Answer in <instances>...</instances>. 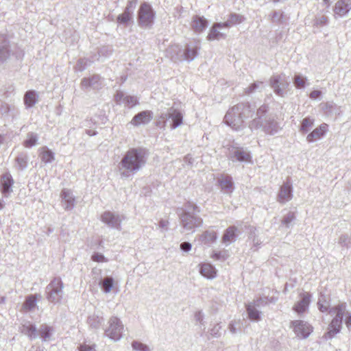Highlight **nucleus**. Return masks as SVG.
<instances>
[{"mask_svg":"<svg viewBox=\"0 0 351 351\" xmlns=\"http://www.w3.org/2000/svg\"><path fill=\"white\" fill-rule=\"evenodd\" d=\"M145 155L146 152L143 149H131L122 159L121 165L128 170H137L145 162Z\"/></svg>","mask_w":351,"mask_h":351,"instance_id":"nucleus-1","label":"nucleus"},{"mask_svg":"<svg viewBox=\"0 0 351 351\" xmlns=\"http://www.w3.org/2000/svg\"><path fill=\"white\" fill-rule=\"evenodd\" d=\"M154 12L151 6L147 3H143L138 11V23L141 26L150 25L154 20Z\"/></svg>","mask_w":351,"mask_h":351,"instance_id":"nucleus-2","label":"nucleus"},{"mask_svg":"<svg viewBox=\"0 0 351 351\" xmlns=\"http://www.w3.org/2000/svg\"><path fill=\"white\" fill-rule=\"evenodd\" d=\"M109 327L106 330V334L110 339L118 340L121 337L123 326L120 320L116 317H112L109 321Z\"/></svg>","mask_w":351,"mask_h":351,"instance_id":"nucleus-3","label":"nucleus"},{"mask_svg":"<svg viewBox=\"0 0 351 351\" xmlns=\"http://www.w3.org/2000/svg\"><path fill=\"white\" fill-rule=\"evenodd\" d=\"M291 324L294 332L299 337L306 338L313 331L312 326L302 320L293 321Z\"/></svg>","mask_w":351,"mask_h":351,"instance_id":"nucleus-4","label":"nucleus"},{"mask_svg":"<svg viewBox=\"0 0 351 351\" xmlns=\"http://www.w3.org/2000/svg\"><path fill=\"white\" fill-rule=\"evenodd\" d=\"M152 119V112L150 110L142 111L136 114L131 121V124L138 126L148 123Z\"/></svg>","mask_w":351,"mask_h":351,"instance_id":"nucleus-5","label":"nucleus"},{"mask_svg":"<svg viewBox=\"0 0 351 351\" xmlns=\"http://www.w3.org/2000/svg\"><path fill=\"white\" fill-rule=\"evenodd\" d=\"M350 9L351 0H339L334 7V12L339 16H343L349 12Z\"/></svg>","mask_w":351,"mask_h":351,"instance_id":"nucleus-6","label":"nucleus"},{"mask_svg":"<svg viewBox=\"0 0 351 351\" xmlns=\"http://www.w3.org/2000/svg\"><path fill=\"white\" fill-rule=\"evenodd\" d=\"M301 300L297 302L293 309L298 313H302L306 311L311 300V294L308 292H304L300 294Z\"/></svg>","mask_w":351,"mask_h":351,"instance_id":"nucleus-7","label":"nucleus"},{"mask_svg":"<svg viewBox=\"0 0 351 351\" xmlns=\"http://www.w3.org/2000/svg\"><path fill=\"white\" fill-rule=\"evenodd\" d=\"M328 125L322 123L314 129L306 137L308 142L311 143L321 138L328 130Z\"/></svg>","mask_w":351,"mask_h":351,"instance_id":"nucleus-8","label":"nucleus"},{"mask_svg":"<svg viewBox=\"0 0 351 351\" xmlns=\"http://www.w3.org/2000/svg\"><path fill=\"white\" fill-rule=\"evenodd\" d=\"M229 26L228 23L214 24L208 34L207 39L208 40H215L223 38V34L219 31V29L221 27H228Z\"/></svg>","mask_w":351,"mask_h":351,"instance_id":"nucleus-9","label":"nucleus"},{"mask_svg":"<svg viewBox=\"0 0 351 351\" xmlns=\"http://www.w3.org/2000/svg\"><path fill=\"white\" fill-rule=\"evenodd\" d=\"M208 21L204 16L195 15L191 21V27L195 32H202L207 27Z\"/></svg>","mask_w":351,"mask_h":351,"instance_id":"nucleus-10","label":"nucleus"},{"mask_svg":"<svg viewBox=\"0 0 351 351\" xmlns=\"http://www.w3.org/2000/svg\"><path fill=\"white\" fill-rule=\"evenodd\" d=\"M291 198V187L289 183L283 184L280 190L278 200L280 203H285Z\"/></svg>","mask_w":351,"mask_h":351,"instance_id":"nucleus-11","label":"nucleus"},{"mask_svg":"<svg viewBox=\"0 0 351 351\" xmlns=\"http://www.w3.org/2000/svg\"><path fill=\"white\" fill-rule=\"evenodd\" d=\"M1 183L2 185V192L3 193H9L11 191L10 188L14 183V180L10 173H5L1 178Z\"/></svg>","mask_w":351,"mask_h":351,"instance_id":"nucleus-12","label":"nucleus"},{"mask_svg":"<svg viewBox=\"0 0 351 351\" xmlns=\"http://www.w3.org/2000/svg\"><path fill=\"white\" fill-rule=\"evenodd\" d=\"M342 321L339 319L333 318L328 326V331L326 336L328 338L332 337L340 331Z\"/></svg>","mask_w":351,"mask_h":351,"instance_id":"nucleus-13","label":"nucleus"},{"mask_svg":"<svg viewBox=\"0 0 351 351\" xmlns=\"http://www.w3.org/2000/svg\"><path fill=\"white\" fill-rule=\"evenodd\" d=\"M335 315L334 318L339 319L342 321L343 317H346L348 312L346 311V306L345 304H339L334 306L330 311Z\"/></svg>","mask_w":351,"mask_h":351,"instance_id":"nucleus-14","label":"nucleus"},{"mask_svg":"<svg viewBox=\"0 0 351 351\" xmlns=\"http://www.w3.org/2000/svg\"><path fill=\"white\" fill-rule=\"evenodd\" d=\"M39 156L44 163L51 162L55 159L53 153L46 147L40 149Z\"/></svg>","mask_w":351,"mask_h":351,"instance_id":"nucleus-15","label":"nucleus"},{"mask_svg":"<svg viewBox=\"0 0 351 351\" xmlns=\"http://www.w3.org/2000/svg\"><path fill=\"white\" fill-rule=\"evenodd\" d=\"M200 273L202 276L208 278H213L216 276V271L215 268L208 263L203 264L201 266Z\"/></svg>","mask_w":351,"mask_h":351,"instance_id":"nucleus-16","label":"nucleus"},{"mask_svg":"<svg viewBox=\"0 0 351 351\" xmlns=\"http://www.w3.org/2000/svg\"><path fill=\"white\" fill-rule=\"evenodd\" d=\"M169 117L173 121V125H172L173 128H176L178 125H181L182 123V114L179 111L175 110V109H172L171 110V112L169 113Z\"/></svg>","mask_w":351,"mask_h":351,"instance_id":"nucleus-17","label":"nucleus"},{"mask_svg":"<svg viewBox=\"0 0 351 351\" xmlns=\"http://www.w3.org/2000/svg\"><path fill=\"white\" fill-rule=\"evenodd\" d=\"M236 231L237 228L234 226L227 228L222 237L223 242L226 243L234 241L236 237Z\"/></svg>","mask_w":351,"mask_h":351,"instance_id":"nucleus-18","label":"nucleus"},{"mask_svg":"<svg viewBox=\"0 0 351 351\" xmlns=\"http://www.w3.org/2000/svg\"><path fill=\"white\" fill-rule=\"evenodd\" d=\"M37 298L35 295H29L23 304V308L25 311H28L34 308L36 306Z\"/></svg>","mask_w":351,"mask_h":351,"instance_id":"nucleus-19","label":"nucleus"},{"mask_svg":"<svg viewBox=\"0 0 351 351\" xmlns=\"http://www.w3.org/2000/svg\"><path fill=\"white\" fill-rule=\"evenodd\" d=\"M36 102V95L34 91L29 90L24 97V103L27 107L33 106Z\"/></svg>","mask_w":351,"mask_h":351,"instance_id":"nucleus-20","label":"nucleus"},{"mask_svg":"<svg viewBox=\"0 0 351 351\" xmlns=\"http://www.w3.org/2000/svg\"><path fill=\"white\" fill-rule=\"evenodd\" d=\"M21 332L24 333L29 337H34L36 336V329L34 326L30 323H28L27 324L23 325Z\"/></svg>","mask_w":351,"mask_h":351,"instance_id":"nucleus-21","label":"nucleus"},{"mask_svg":"<svg viewBox=\"0 0 351 351\" xmlns=\"http://www.w3.org/2000/svg\"><path fill=\"white\" fill-rule=\"evenodd\" d=\"M318 308L322 312H326L330 306V302L326 299L325 295H321L317 302Z\"/></svg>","mask_w":351,"mask_h":351,"instance_id":"nucleus-22","label":"nucleus"},{"mask_svg":"<svg viewBox=\"0 0 351 351\" xmlns=\"http://www.w3.org/2000/svg\"><path fill=\"white\" fill-rule=\"evenodd\" d=\"M131 19V12L130 11V8L127 7L121 14H119L117 17V21L119 23H128Z\"/></svg>","mask_w":351,"mask_h":351,"instance_id":"nucleus-23","label":"nucleus"},{"mask_svg":"<svg viewBox=\"0 0 351 351\" xmlns=\"http://www.w3.org/2000/svg\"><path fill=\"white\" fill-rule=\"evenodd\" d=\"M247 311L250 319L254 321L259 319V312L255 308L254 306L251 304L247 305Z\"/></svg>","mask_w":351,"mask_h":351,"instance_id":"nucleus-24","label":"nucleus"},{"mask_svg":"<svg viewBox=\"0 0 351 351\" xmlns=\"http://www.w3.org/2000/svg\"><path fill=\"white\" fill-rule=\"evenodd\" d=\"M314 121L308 117L304 118L301 123L300 131L306 132L313 125Z\"/></svg>","mask_w":351,"mask_h":351,"instance_id":"nucleus-25","label":"nucleus"},{"mask_svg":"<svg viewBox=\"0 0 351 351\" xmlns=\"http://www.w3.org/2000/svg\"><path fill=\"white\" fill-rule=\"evenodd\" d=\"M220 186L222 189L230 190L232 188V182L231 178L228 176L222 178L219 181Z\"/></svg>","mask_w":351,"mask_h":351,"instance_id":"nucleus-26","label":"nucleus"},{"mask_svg":"<svg viewBox=\"0 0 351 351\" xmlns=\"http://www.w3.org/2000/svg\"><path fill=\"white\" fill-rule=\"evenodd\" d=\"M37 137L33 134H29L27 139L23 142V145L25 147H31L36 144Z\"/></svg>","mask_w":351,"mask_h":351,"instance_id":"nucleus-27","label":"nucleus"},{"mask_svg":"<svg viewBox=\"0 0 351 351\" xmlns=\"http://www.w3.org/2000/svg\"><path fill=\"white\" fill-rule=\"evenodd\" d=\"M101 220L108 223V224H113L115 220L114 216L110 212H105L101 215Z\"/></svg>","mask_w":351,"mask_h":351,"instance_id":"nucleus-28","label":"nucleus"},{"mask_svg":"<svg viewBox=\"0 0 351 351\" xmlns=\"http://www.w3.org/2000/svg\"><path fill=\"white\" fill-rule=\"evenodd\" d=\"M113 285V280L111 278H106L102 282V287L106 293L110 291Z\"/></svg>","mask_w":351,"mask_h":351,"instance_id":"nucleus-29","label":"nucleus"},{"mask_svg":"<svg viewBox=\"0 0 351 351\" xmlns=\"http://www.w3.org/2000/svg\"><path fill=\"white\" fill-rule=\"evenodd\" d=\"M50 287L54 290L55 293H58L62 288V282L60 280H54L50 284Z\"/></svg>","mask_w":351,"mask_h":351,"instance_id":"nucleus-30","label":"nucleus"},{"mask_svg":"<svg viewBox=\"0 0 351 351\" xmlns=\"http://www.w3.org/2000/svg\"><path fill=\"white\" fill-rule=\"evenodd\" d=\"M50 332L51 328L47 326H42L40 330L41 337L43 338L44 339H46L47 338L49 337Z\"/></svg>","mask_w":351,"mask_h":351,"instance_id":"nucleus-31","label":"nucleus"},{"mask_svg":"<svg viewBox=\"0 0 351 351\" xmlns=\"http://www.w3.org/2000/svg\"><path fill=\"white\" fill-rule=\"evenodd\" d=\"M294 84L297 88H303L305 85V79L297 75L295 77Z\"/></svg>","mask_w":351,"mask_h":351,"instance_id":"nucleus-32","label":"nucleus"},{"mask_svg":"<svg viewBox=\"0 0 351 351\" xmlns=\"http://www.w3.org/2000/svg\"><path fill=\"white\" fill-rule=\"evenodd\" d=\"M235 156L239 160H248L250 158V155L243 152H237Z\"/></svg>","mask_w":351,"mask_h":351,"instance_id":"nucleus-33","label":"nucleus"},{"mask_svg":"<svg viewBox=\"0 0 351 351\" xmlns=\"http://www.w3.org/2000/svg\"><path fill=\"white\" fill-rule=\"evenodd\" d=\"M92 260L95 262L102 263L106 262L107 260L106 258L101 254H95L92 256Z\"/></svg>","mask_w":351,"mask_h":351,"instance_id":"nucleus-34","label":"nucleus"},{"mask_svg":"<svg viewBox=\"0 0 351 351\" xmlns=\"http://www.w3.org/2000/svg\"><path fill=\"white\" fill-rule=\"evenodd\" d=\"M132 347L134 349L137 350H141V351H147V348L146 346L143 345L141 343L136 342V341H135L132 343Z\"/></svg>","mask_w":351,"mask_h":351,"instance_id":"nucleus-35","label":"nucleus"},{"mask_svg":"<svg viewBox=\"0 0 351 351\" xmlns=\"http://www.w3.org/2000/svg\"><path fill=\"white\" fill-rule=\"evenodd\" d=\"M280 80V76H274L271 80V86L274 88L276 89V91L279 94V90H278V82Z\"/></svg>","mask_w":351,"mask_h":351,"instance_id":"nucleus-36","label":"nucleus"},{"mask_svg":"<svg viewBox=\"0 0 351 351\" xmlns=\"http://www.w3.org/2000/svg\"><path fill=\"white\" fill-rule=\"evenodd\" d=\"M95 348L88 345H82L80 348V351H94Z\"/></svg>","mask_w":351,"mask_h":351,"instance_id":"nucleus-37","label":"nucleus"},{"mask_svg":"<svg viewBox=\"0 0 351 351\" xmlns=\"http://www.w3.org/2000/svg\"><path fill=\"white\" fill-rule=\"evenodd\" d=\"M320 95L321 91L319 90H313L310 93V97L313 99L318 98Z\"/></svg>","mask_w":351,"mask_h":351,"instance_id":"nucleus-38","label":"nucleus"},{"mask_svg":"<svg viewBox=\"0 0 351 351\" xmlns=\"http://www.w3.org/2000/svg\"><path fill=\"white\" fill-rule=\"evenodd\" d=\"M206 238H209L211 241H215L217 238L216 232H206L205 234Z\"/></svg>","mask_w":351,"mask_h":351,"instance_id":"nucleus-39","label":"nucleus"},{"mask_svg":"<svg viewBox=\"0 0 351 351\" xmlns=\"http://www.w3.org/2000/svg\"><path fill=\"white\" fill-rule=\"evenodd\" d=\"M345 323L348 328H351V315L349 313L345 317Z\"/></svg>","mask_w":351,"mask_h":351,"instance_id":"nucleus-40","label":"nucleus"},{"mask_svg":"<svg viewBox=\"0 0 351 351\" xmlns=\"http://www.w3.org/2000/svg\"><path fill=\"white\" fill-rule=\"evenodd\" d=\"M181 248L184 251H189L191 249V244L186 242H184L180 245Z\"/></svg>","mask_w":351,"mask_h":351,"instance_id":"nucleus-41","label":"nucleus"},{"mask_svg":"<svg viewBox=\"0 0 351 351\" xmlns=\"http://www.w3.org/2000/svg\"><path fill=\"white\" fill-rule=\"evenodd\" d=\"M230 117V113H228V114H227L226 115L225 119H226V121H227V122H228V121L229 120Z\"/></svg>","mask_w":351,"mask_h":351,"instance_id":"nucleus-42","label":"nucleus"},{"mask_svg":"<svg viewBox=\"0 0 351 351\" xmlns=\"http://www.w3.org/2000/svg\"><path fill=\"white\" fill-rule=\"evenodd\" d=\"M3 208V203L0 201V210L2 209Z\"/></svg>","mask_w":351,"mask_h":351,"instance_id":"nucleus-43","label":"nucleus"},{"mask_svg":"<svg viewBox=\"0 0 351 351\" xmlns=\"http://www.w3.org/2000/svg\"><path fill=\"white\" fill-rule=\"evenodd\" d=\"M196 53V51L195 50H193V56H194Z\"/></svg>","mask_w":351,"mask_h":351,"instance_id":"nucleus-44","label":"nucleus"},{"mask_svg":"<svg viewBox=\"0 0 351 351\" xmlns=\"http://www.w3.org/2000/svg\"><path fill=\"white\" fill-rule=\"evenodd\" d=\"M65 193H66L65 192H63V193H62V196H64V197H65Z\"/></svg>","mask_w":351,"mask_h":351,"instance_id":"nucleus-45","label":"nucleus"},{"mask_svg":"<svg viewBox=\"0 0 351 351\" xmlns=\"http://www.w3.org/2000/svg\"><path fill=\"white\" fill-rule=\"evenodd\" d=\"M189 51H187V53H186V56L187 57L189 56V54H188V53H189Z\"/></svg>","mask_w":351,"mask_h":351,"instance_id":"nucleus-46","label":"nucleus"},{"mask_svg":"<svg viewBox=\"0 0 351 351\" xmlns=\"http://www.w3.org/2000/svg\"><path fill=\"white\" fill-rule=\"evenodd\" d=\"M160 226L163 227V226H165V224H164V223H161V224H160Z\"/></svg>","mask_w":351,"mask_h":351,"instance_id":"nucleus-47","label":"nucleus"},{"mask_svg":"<svg viewBox=\"0 0 351 351\" xmlns=\"http://www.w3.org/2000/svg\"><path fill=\"white\" fill-rule=\"evenodd\" d=\"M326 2H328V0H324Z\"/></svg>","mask_w":351,"mask_h":351,"instance_id":"nucleus-48","label":"nucleus"}]
</instances>
